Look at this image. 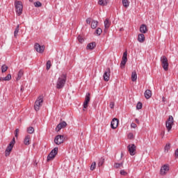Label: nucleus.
<instances>
[{
  "mask_svg": "<svg viewBox=\"0 0 178 178\" xmlns=\"http://www.w3.org/2000/svg\"><path fill=\"white\" fill-rule=\"evenodd\" d=\"M21 91H23V88H21Z\"/></svg>",
  "mask_w": 178,
  "mask_h": 178,
  "instance_id": "50",
  "label": "nucleus"
},
{
  "mask_svg": "<svg viewBox=\"0 0 178 178\" xmlns=\"http://www.w3.org/2000/svg\"><path fill=\"white\" fill-rule=\"evenodd\" d=\"M165 100V97H163V101Z\"/></svg>",
  "mask_w": 178,
  "mask_h": 178,
  "instance_id": "51",
  "label": "nucleus"
},
{
  "mask_svg": "<svg viewBox=\"0 0 178 178\" xmlns=\"http://www.w3.org/2000/svg\"><path fill=\"white\" fill-rule=\"evenodd\" d=\"M19 131V129H15V137H17V138L18 137Z\"/></svg>",
  "mask_w": 178,
  "mask_h": 178,
  "instance_id": "43",
  "label": "nucleus"
},
{
  "mask_svg": "<svg viewBox=\"0 0 178 178\" xmlns=\"http://www.w3.org/2000/svg\"><path fill=\"white\" fill-rule=\"evenodd\" d=\"M34 6L35 8H41L42 6V3L40 1H36L34 3Z\"/></svg>",
  "mask_w": 178,
  "mask_h": 178,
  "instance_id": "36",
  "label": "nucleus"
},
{
  "mask_svg": "<svg viewBox=\"0 0 178 178\" xmlns=\"http://www.w3.org/2000/svg\"><path fill=\"white\" fill-rule=\"evenodd\" d=\"M104 32L106 33V30L111 27V22H109V19L106 18L104 21Z\"/></svg>",
  "mask_w": 178,
  "mask_h": 178,
  "instance_id": "17",
  "label": "nucleus"
},
{
  "mask_svg": "<svg viewBox=\"0 0 178 178\" xmlns=\"http://www.w3.org/2000/svg\"><path fill=\"white\" fill-rule=\"evenodd\" d=\"M97 166V163L93 162L90 166V170H94Z\"/></svg>",
  "mask_w": 178,
  "mask_h": 178,
  "instance_id": "40",
  "label": "nucleus"
},
{
  "mask_svg": "<svg viewBox=\"0 0 178 178\" xmlns=\"http://www.w3.org/2000/svg\"><path fill=\"white\" fill-rule=\"evenodd\" d=\"M161 63L163 70L168 72V70H169V63L168 61V58H166L165 56L161 57Z\"/></svg>",
  "mask_w": 178,
  "mask_h": 178,
  "instance_id": "4",
  "label": "nucleus"
},
{
  "mask_svg": "<svg viewBox=\"0 0 178 178\" xmlns=\"http://www.w3.org/2000/svg\"><path fill=\"white\" fill-rule=\"evenodd\" d=\"M51 60H48L47 62V64H46V69H47V70H49V69H51Z\"/></svg>",
  "mask_w": 178,
  "mask_h": 178,
  "instance_id": "39",
  "label": "nucleus"
},
{
  "mask_svg": "<svg viewBox=\"0 0 178 178\" xmlns=\"http://www.w3.org/2000/svg\"><path fill=\"white\" fill-rule=\"evenodd\" d=\"M67 76L66 74H63L57 80L56 88L60 90L65 87L66 84Z\"/></svg>",
  "mask_w": 178,
  "mask_h": 178,
  "instance_id": "1",
  "label": "nucleus"
},
{
  "mask_svg": "<svg viewBox=\"0 0 178 178\" xmlns=\"http://www.w3.org/2000/svg\"><path fill=\"white\" fill-rule=\"evenodd\" d=\"M127 63V51L124 52L122 56V60L120 63V67L123 69L126 66V63Z\"/></svg>",
  "mask_w": 178,
  "mask_h": 178,
  "instance_id": "12",
  "label": "nucleus"
},
{
  "mask_svg": "<svg viewBox=\"0 0 178 178\" xmlns=\"http://www.w3.org/2000/svg\"><path fill=\"white\" fill-rule=\"evenodd\" d=\"M135 121H136V122L138 123V124L140 123V121H139L138 119H137V118L135 120Z\"/></svg>",
  "mask_w": 178,
  "mask_h": 178,
  "instance_id": "48",
  "label": "nucleus"
},
{
  "mask_svg": "<svg viewBox=\"0 0 178 178\" xmlns=\"http://www.w3.org/2000/svg\"><path fill=\"white\" fill-rule=\"evenodd\" d=\"M175 156H177V158H178V149H177L175 150Z\"/></svg>",
  "mask_w": 178,
  "mask_h": 178,
  "instance_id": "47",
  "label": "nucleus"
},
{
  "mask_svg": "<svg viewBox=\"0 0 178 178\" xmlns=\"http://www.w3.org/2000/svg\"><path fill=\"white\" fill-rule=\"evenodd\" d=\"M114 106H115V103H113V102H111L110 103V108H111V109H113Z\"/></svg>",
  "mask_w": 178,
  "mask_h": 178,
  "instance_id": "45",
  "label": "nucleus"
},
{
  "mask_svg": "<svg viewBox=\"0 0 178 178\" xmlns=\"http://www.w3.org/2000/svg\"><path fill=\"white\" fill-rule=\"evenodd\" d=\"M118 124H119V120L113 118L111 122V129H116L118 127Z\"/></svg>",
  "mask_w": 178,
  "mask_h": 178,
  "instance_id": "16",
  "label": "nucleus"
},
{
  "mask_svg": "<svg viewBox=\"0 0 178 178\" xmlns=\"http://www.w3.org/2000/svg\"><path fill=\"white\" fill-rule=\"evenodd\" d=\"M42 102H44V96L40 95L38 97L35 102L34 108L36 112H38V111H40V108L42 106Z\"/></svg>",
  "mask_w": 178,
  "mask_h": 178,
  "instance_id": "3",
  "label": "nucleus"
},
{
  "mask_svg": "<svg viewBox=\"0 0 178 178\" xmlns=\"http://www.w3.org/2000/svg\"><path fill=\"white\" fill-rule=\"evenodd\" d=\"M22 76H23V70H20L18 72L17 81H18V80H20Z\"/></svg>",
  "mask_w": 178,
  "mask_h": 178,
  "instance_id": "29",
  "label": "nucleus"
},
{
  "mask_svg": "<svg viewBox=\"0 0 178 178\" xmlns=\"http://www.w3.org/2000/svg\"><path fill=\"white\" fill-rule=\"evenodd\" d=\"M65 141V136L57 135L54 138V143L56 145H60Z\"/></svg>",
  "mask_w": 178,
  "mask_h": 178,
  "instance_id": "8",
  "label": "nucleus"
},
{
  "mask_svg": "<svg viewBox=\"0 0 178 178\" xmlns=\"http://www.w3.org/2000/svg\"><path fill=\"white\" fill-rule=\"evenodd\" d=\"M138 42H144L145 41V36L144 35V33H140L138 35Z\"/></svg>",
  "mask_w": 178,
  "mask_h": 178,
  "instance_id": "21",
  "label": "nucleus"
},
{
  "mask_svg": "<svg viewBox=\"0 0 178 178\" xmlns=\"http://www.w3.org/2000/svg\"><path fill=\"white\" fill-rule=\"evenodd\" d=\"M142 108H143V103H141L140 102H138L136 105V109L140 111V109H142Z\"/></svg>",
  "mask_w": 178,
  "mask_h": 178,
  "instance_id": "38",
  "label": "nucleus"
},
{
  "mask_svg": "<svg viewBox=\"0 0 178 178\" xmlns=\"http://www.w3.org/2000/svg\"><path fill=\"white\" fill-rule=\"evenodd\" d=\"M165 100V97H163V101Z\"/></svg>",
  "mask_w": 178,
  "mask_h": 178,
  "instance_id": "52",
  "label": "nucleus"
},
{
  "mask_svg": "<svg viewBox=\"0 0 178 178\" xmlns=\"http://www.w3.org/2000/svg\"><path fill=\"white\" fill-rule=\"evenodd\" d=\"M120 173L121 176H127V172L124 171V170H121Z\"/></svg>",
  "mask_w": 178,
  "mask_h": 178,
  "instance_id": "41",
  "label": "nucleus"
},
{
  "mask_svg": "<svg viewBox=\"0 0 178 178\" xmlns=\"http://www.w3.org/2000/svg\"><path fill=\"white\" fill-rule=\"evenodd\" d=\"M91 99V97H90V93H86L85 101L83 102V111L84 109H87L88 107V104Z\"/></svg>",
  "mask_w": 178,
  "mask_h": 178,
  "instance_id": "13",
  "label": "nucleus"
},
{
  "mask_svg": "<svg viewBox=\"0 0 178 178\" xmlns=\"http://www.w3.org/2000/svg\"><path fill=\"white\" fill-rule=\"evenodd\" d=\"M34 48L36 51V52H38L39 54H42L44 51L45 50V46L40 45L38 43H35Z\"/></svg>",
  "mask_w": 178,
  "mask_h": 178,
  "instance_id": "10",
  "label": "nucleus"
},
{
  "mask_svg": "<svg viewBox=\"0 0 178 178\" xmlns=\"http://www.w3.org/2000/svg\"><path fill=\"white\" fill-rule=\"evenodd\" d=\"M122 4L124 8H129L130 3L128 1V0H122Z\"/></svg>",
  "mask_w": 178,
  "mask_h": 178,
  "instance_id": "31",
  "label": "nucleus"
},
{
  "mask_svg": "<svg viewBox=\"0 0 178 178\" xmlns=\"http://www.w3.org/2000/svg\"><path fill=\"white\" fill-rule=\"evenodd\" d=\"M140 31L142 33V34H145L147 31H148V29H147V25L142 24L140 27Z\"/></svg>",
  "mask_w": 178,
  "mask_h": 178,
  "instance_id": "19",
  "label": "nucleus"
},
{
  "mask_svg": "<svg viewBox=\"0 0 178 178\" xmlns=\"http://www.w3.org/2000/svg\"><path fill=\"white\" fill-rule=\"evenodd\" d=\"M14 5L15 8V12L17 16L22 15V13H23V3H22V1H15Z\"/></svg>",
  "mask_w": 178,
  "mask_h": 178,
  "instance_id": "2",
  "label": "nucleus"
},
{
  "mask_svg": "<svg viewBox=\"0 0 178 178\" xmlns=\"http://www.w3.org/2000/svg\"><path fill=\"white\" fill-rule=\"evenodd\" d=\"M24 144L25 145H30V136H26L24 140Z\"/></svg>",
  "mask_w": 178,
  "mask_h": 178,
  "instance_id": "23",
  "label": "nucleus"
},
{
  "mask_svg": "<svg viewBox=\"0 0 178 178\" xmlns=\"http://www.w3.org/2000/svg\"><path fill=\"white\" fill-rule=\"evenodd\" d=\"M27 133H29V134H33V133H34V127H29L27 129Z\"/></svg>",
  "mask_w": 178,
  "mask_h": 178,
  "instance_id": "35",
  "label": "nucleus"
},
{
  "mask_svg": "<svg viewBox=\"0 0 178 178\" xmlns=\"http://www.w3.org/2000/svg\"><path fill=\"white\" fill-rule=\"evenodd\" d=\"M77 40L81 44H83V42H84V38H83V37H81V35H79V36L77 37Z\"/></svg>",
  "mask_w": 178,
  "mask_h": 178,
  "instance_id": "37",
  "label": "nucleus"
},
{
  "mask_svg": "<svg viewBox=\"0 0 178 178\" xmlns=\"http://www.w3.org/2000/svg\"><path fill=\"white\" fill-rule=\"evenodd\" d=\"M15 143H16V140H15V138H13L6 149V151H5L6 156H9V155H10V152H12V149H13V145H15Z\"/></svg>",
  "mask_w": 178,
  "mask_h": 178,
  "instance_id": "5",
  "label": "nucleus"
},
{
  "mask_svg": "<svg viewBox=\"0 0 178 178\" xmlns=\"http://www.w3.org/2000/svg\"><path fill=\"white\" fill-rule=\"evenodd\" d=\"M131 127L132 129H136V127H137V124H136V123H134V122H132V123L131 124Z\"/></svg>",
  "mask_w": 178,
  "mask_h": 178,
  "instance_id": "44",
  "label": "nucleus"
},
{
  "mask_svg": "<svg viewBox=\"0 0 178 178\" xmlns=\"http://www.w3.org/2000/svg\"><path fill=\"white\" fill-rule=\"evenodd\" d=\"M104 163H105V159L100 158L99 159V161H98V163H97L99 168H101V166H102V165H104Z\"/></svg>",
  "mask_w": 178,
  "mask_h": 178,
  "instance_id": "26",
  "label": "nucleus"
},
{
  "mask_svg": "<svg viewBox=\"0 0 178 178\" xmlns=\"http://www.w3.org/2000/svg\"><path fill=\"white\" fill-rule=\"evenodd\" d=\"M58 148L54 147V149L51 151V152L47 156V162H49V161H52L56 156L58 154Z\"/></svg>",
  "mask_w": 178,
  "mask_h": 178,
  "instance_id": "7",
  "label": "nucleus"
},
{
  "mask_svg": "<svg viewBox=\"0 0 178 178\" xmlns=\"http://www.w3.org/2000/svg\"><path fill=\"white\" fill-rule=\"evenodd\" d=\"M95 47H97V44H95V42H90V43L88 44V45L86 47V49H89L90 51H92V49H94V48H95Z\"/></svg>",
  "mask_w": 178,
  "mask_h": 178,
  "instance_id": "18",
  "label": "nucleus"
},
{
  "mask_svg": "<svg viewBox=\"0 0 178 178\" xmlns=\"http://www.w3.org/2000/svg\"><path fill=\"white\" fill-rule=\"evenodd\" d=\"M12 79V74H8L6 77H0V81H9Z\"/></svg>",
  "mask_w": 178,
  "mask_h": 178,
  "instance_id": "22",
  "label": "nucleus"
},
{
  "mask_svg": "<svg viewBox=\"0 0 178 178\" xmlns=\"http://www.w3.org/2000/svg\"><path fill=\"white\" fill-rule=\"evenodd\" d=\"M98 3L101 6H106L108 5V0H99Z\"/></svg>",
  "mask_w": 178,
  "mask_h": 178,
  "instance_id": "24",
  "label": "nucleus"
},
{
  "mask_svg": "<svg viewBox=\"0 0 178 178\" xmlns=\"http://www.w3.org/2000/svg\"><path fill=\"white\" fill-rule=\"evenodd\" d=\"M122 166L123 168V162L122 163H115L113 167L115 168V169H119Z\"/></svg>",
  "mask_w": 178,
  "mask_h": 178,
  "instance_id": "30",
  "label": "nucleus"
},
{
  "mask_svg": "<svg viewBox=\"0 0 178 178\" xmlns=\"http://www.w3.org/2000/svg\"><path fill=\"white\" fill-rule=\"evenodd\" d=\"M165 134V131H163V133H161V136H164Z\"/></svg>",
  "mask_w": 178,
  "mask_h": 178,
  "instance_id": "49",
  "label": "nucleus"
},
{
  "mask_svg": "<svg viewBox=\"0 0 178 178\" xmlns=\"http://www.w3.org/2000/svg\"><path fill=\"white\" fill-rule=\"evenodd\" d=\"M128 151L131 156H134L136 155V151L137 149V147L134 144H131L127 146Z\"/></svg>",
  "mask_w": 178,
  "mask_h": 178,
  "instance_id": "9",
  "label": "nucleus"
},
{
  "mask_svg": "<svg viewBox=\"0 0 178 178\" xmlns=\"http://www.w3.org/2000/svg\"><path fill=\"white\" fill-rule=\"evenodd\" d=\"M8 67L6 65H3L1 66V73H5L8 70Z\"/></svg>",
  "mask_w": 178,
  "mask_h": 178,
  "instance_id": "34",
  "label": "nucleus"
},
{
  "mask_svg": "<svg viewBox=\"0 0 178 178\" xmlns=\"http://www.w3.org/2000/svg\"><path fill=\"white\" fill-rule=\"evenodd\" d=\"M67 126V123L66 122L63 121L60 122L56 127V131H60L63 127H66Z\"/></svg>",
  "mask_w": 178,
  "mask_h": 178,
  "instance_id": "15",
  "label": "nucleus"
},
{
  "mask_svg": "<svg viewBox=\"0 0 178 178\" xmlns=\"http://www.w3.org/2000/svg\"><path fill=\"white\" fill-rule=\"evenodd\" d=\"M20 27V25H17L15 30L14 31V37L15 38H17V35L19 34V28Z\"/></svg>",
  "mask_w": 178,
  "mask_h": 178,
  "instance_id": "25",
  "label": "nucleus"
},
{
  "mask_svg": "<svg viewBox=\"0 0 178 178\" xmlns=\"http://www.w3.org/2000/svg\"><path fill=\"white\" fill-rule=\"evenodd\" d=\"M103 79L104 81H109V79H111V68L108 67L106 69L103 75Z\"/></svg>",
  "mask_w": 178,
  "mask_h": 178,
  "instance_id": "11",
  "label": "nucleus"
},
{
  "mask_svg": "<svg viewBox=\"0 0 178 178\" xmlns=\"http://www.w3.org/2000/svg\"><path fill=\"white\" fill-rule=\"evenodd\" d=\"M86 23H87V24H90V23H91V19L88 18V19H86Z\"/></svg>",
  "mask_w": 178,
  "mask_h": 178,
  "instance_id": "46",
  "label": "nucleus"
},
{
  "mask_svg": "<svg viewBox=\"0 0 178 178\" xmlns=\"http://www.w3.org/2000/svg\"><path fill=\"white\" fill-rule=\"evenodd\" d=\"M128 138H129V140H133V138H134V135L133 134V133H129L128 134Z\"/></svg>",
  "mask_w": 178,
  "mask_h": 178,
  "instance_id": "42",
  "label": "nucleus"
},
{
  "mask_svg": "<svg viewBox=\"0 0 178 178\" xmlns=\"http://www.w3.org/2000/svg\"><path fill=\"white\" fill-rule=\"evenodd\" d=\"M169 149H170V143H167L164 147L165 152H169Z\"/></svg>",
  "mask_w": 178,
  "mask_h": 178,
  "instance_id": "32",
  "label": "nucleus"
},
{
  "mask_svg": "<svg viewBox=\"0 0 178 178\" xmlns=\"http://www.w3.org/2000/svg\"><path fill=\"white\" fill-rule=\"evenodd\" d=\"M175 120H173V116L170 115L168 118L167 121L165 122V127L168 131L172 130V127H173Z\"/></svg>",
  "mask_w": 178,
  "mask_h": 178,
  "instance_id": "6",
  "label": "nucleus"
},
{
  "mask_svg": "<svg viewBox=\"0 0 178 178\" xmlns=\"http://www.w3.org/2000/svg\"><path fill=\"white\" fill-rule=\"evenodd\" d=\"M97 26H98V21L92 20L91 22V28L97 29Z\"/></svg>",
  "mask_w": 178,
  "mask_h": 178,
  "instance_id": "28",
  "label": "nucleus"
},
{
  "mask_svg": "<svg viewBox=\"0 0 178 178\" xmlns=\"http://www.w3.org/2000/svg\"><path fill=\"white\" fill-rule=\"evenodd\" d=\"M132 81H137V72H133L131 74Z\"/></svg>",
  "mask_w": 178,
  "mask_h": 178,
  "instance_id": "27",
  "label": "nucleus"
},
{
  "mask_svg": "<svg viewBox=\"0 0 178 178\" xmlns=\"http://www.w3.org/2000/svg\"><path fill=\"white\" fill-rule=\"evenodd\" d=\"M168 172H169V165H164L161 167L160 170V175H161V176H165V175H166Z\"/></svg>",
  "mask_w": 178,
  "mask_h": 178,
  "instance_id": "14",
  "label": "nucleus"
},
{
  "mask_svg": "<svg viewBox=\"0 0 178 178\" xmlns=\"http://www.w3.org/2000/svg\"><path fill=\"white\" fill-rule=\"evenodd\" d=\"M144 95H145V98H146V99H149V98L152 96V93L150 90H146L145 91Z\"/></svg>",
  "mask_w": 178,
  "mask_h": 178,
  "instance_id": "20",
  "label": "nucleus"
},
{
  "mask_svg": "<svg viewBox=\"0 0 178 178\" xmlns=\"http://www.w3.org/2000/svg\"><path fill=\"white\" fill-rule=\"evenodd\" d=\"M95 33L97 35H101V34H102V29L101 28H97Z\"/></svg>",
  "mask_w": 178,
  "mask_h": 178,
  "instance_id": "33",
  "label": "nucleus"
}]
</instances>
